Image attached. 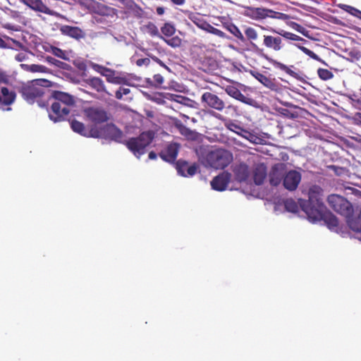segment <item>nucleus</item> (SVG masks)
I'll return each instance as SVG.
<instances>
[{"instance_id": "f257e3e1", "label": "nucleus", "mask_w": 361, "mask_h": 361, "mask_svg": "<svg viewBox=\"0 0 361 361\" xmlns=\"http://www.w3.org/2000/svg\"><path fill=\"white\" fill-rule=\"evenodd\" d=\"M49 100L51 101L49 117L54 123L65 121L76 104L75 96L59 90L53 91Z\"/></svg>"}, {"instance_id": "f03ea898", "label": "nucleus", "mask_w": 361, "mask_h": 361, "mask_svg": "<svg viewBox=\"0 0 361 361\" xmlns=\"http://www.w3.org/2000/svg\"><path fill=\"white\" fill-rule=\"evenodd\" d=\"M50 81L46 79H36L23 85L20 93L29 104L37 102L40 107L47 108L49 95L47 94L44 87H49Z\"/></svg>"}, {"instance_id": "7ed1b4c3", "label": "nucleus", "mask_w": 361, "mask_h": 361, "mask_svg": "<svg viewBox=\"0 0 361 361\" xmlns=\"http://www.w3.org/2000/svg\"><path fill=\"white\" fill-rule=\"evenodd\" d=\"M199 159L207 167L222 169L231 163L233 155L228 150L223 149L209 150L204 148L200 149Z\"/></svg>"}, {"instance_id": "20e7f679", "label": "nucleus", "mask_w": 361, "mask_h": 361, "mask_svg": "<svg viewBox=\"0 0 361 361\" xmlns=\"http://www.w3.org/2000/svg\"><path fill=\"white\" fill-rule=\"evenodd\" d=\"M154 138L152 130L142 132L139 136L125 140L123 145L138 159L146 152L148 147Z\"/></svg>"}, {"instance_id": "39448f33", "label": "nucleus", "mask_w": 361, "mask_h": 361, "mask_svg": "<svg viewBox=\"0 0 361 361\" xmlns=\"http://www.w3.org/2000/svg\"><path fill=\"white\" fill-rule=\"evenodd\" d=\"M243 14L245 16L252 20L258 21L263 20L267 18L286 21L290 18V16L288 14L276 11L265 7L247 6L245 8Z\"/></svg>"}, {"instance_id": "423d86ee", "label": "nucleus", "mask_w": 361, "mask_h": 361, "mask_svg": "<svg viewBox=\"0 0 361 361\" xmlns=\"http://www.w3.org/2000/svg\"><path fill=\"white\" fill-rule=\"evenodd\" d=\"M322 192L323 190L318 185H312L308 190V200H299L300 206L303 212H305L309 217V211L310 210H320L325 209V205L322 202Z\"/></svg>"}, {"instance_id": "0eeeda50", "label": "nucleus", "mask_w": 361, "mask_h": 361, "mask_svg": "<svg viewBox=\"0 0 361 361\" xmlns=\"http://www.w3.org/2000/svg\"><path fill=\"white\" fill-rule=\"evenodd\" d=\"M327 202L333 210L348 219L353 214V207L351 203L339 195L331 194L329 195Z\"/></svg>"}, {"instance_id": "6e6552de", "label": "nucleus", "mask_w": 361, "mask_h": 361, "mask_svg": "<svg viewBox=\"0 0 361 361\" xmlns=\"http://www.w3.org/2000/svg\"><path fill=\"white\" fill-rule=\"evenodd\" d=\"M250 73L257 80L272 92L283 94L288 90L287 86L280 83L275 78L257 71H251Z\"/></svg>"}, {"instance_id": "1a4fd4ad", "label": "nucleus", "mask_w": 361, "mask_h": 361, "mask_svg": "<svg viewBox=\"0 0 361 361\" xmlns=\"http://www.w3.org/2000/svg\"><path fill=\"white\" fill-rule=\"evenodd\" d=\"M310 216L308 217L313 222L318 221H324L329 228L334 229L338 226V220L337 217L331 212L328 211L326 207L320 210H310L309 211Z\"/></svg>"}, {"instance_id": "9d476101", "label": "nucleus", "mask_w": 361, "mask_h": 361, "mask_svg": "<svg viewBox=\"0 0 361 361\" xmlns=\"http://www.w3.org/2000/svg\"><path fill=\"white\" fill-rule=\"evenodd\" d=\"M91 68L101 75L106 78L108 82L116 85H128V80L126 77L116 75V71L109 68L91 62Z\"/></svg>"}, {"instance_id": "9b49d317", "label": "nucleus", "mask_w": 361, "mask_h": 361, "mask_svg": "<svg viewBox=\"0 0 361 361\" xmlns=\"http://www.w3.org/2000/svg\"><path fill=\"white\" fill-rule=\"evenodd\" d=\"M83 113L87 121L94 124L106 123L111 117L110 114L101 106L85 107L83 109Z\"/></svg>"}, {"instance_id": "f8f14e48", "label": "nucleus", "mask_w": 361, "mask_h": 361, "mask_svg": "<svg viewBox=\"0 0 361 361\" xmlns=\"http://www.w3.org/2000/svg\"><path fill=\"white\" fill-rule=\"evenodd\" d=\"M83 7L87 8L92 13L102 16L112 18L116 16L118 13V11L115 8L97 1L96 0H87Z\"/></svg>"}, {"instance_id": "ddd939ff", "label": "nucleus", "mask_w": 361, "mask_h": 361, "mask_svg": "<svg viewBox=\"0 0 361 361\" xmlns=\"http://www.w3.org/2000/svg\"><path fill=\"white\" fill-rule=\"evenodd\" d=\"M201 101L205 106L218 111H222L226 107L224 101L218 95L210 92H204L201 97Z\"/></svg>"}, {"instance_id": "4468645a", "label": "nucleus", "mask_w": 361, "mask_h": 361, "mask_svg": "<svg viewBox=\"0 0 361 361\" xmlns=\"http://www.w3.org/2000/svg\"><path fill=\"white\" fill-rule=\"evenodd\" d=\"M302 179L301 173L295 170L285 172L283 178V187L289 191H295Z\"/></svg>"}, {"instance_id": "2eb2a0df", "label": "nucleus", "mask_w": 361, "mask_h": 361, "mask_svg": "<svg viewBox=\"0 0 361 361\" xmlns=\"http://www.w3.org/2000/svg\"><path fill=\"white\" fill-rule=\"evenodd\" d=\"M286 165L283 163H278L272 166L269 173V182L272 186H278L284 176Z\"/></svg>"}, {"instance_id": "dca6fc26", "label": "nucleus", "mask_w": 361, "mask_h": 361, "mask_svg": "<svg viewBox=\"0 0 361 361\" xmlns=\"http://www.w3.org/2000/svg\"><path fill=\"white\" fill-rule=\"evenodd\" d=\"M231 173L224 171L215 176L211 181L212 188L216 191H224L231 181Z\"/></svg>"}, {"instance_id": "f3484780", "label": "nucleus", "mask_w": 361, "mask_h": 361, "mask_svg": "<svg viewBox=\"0 0 361 361\" xmlns=\"http://www.w3.org/2000/svg\"><path fill=\"white\" fill-rule=\"evenodd\" d=\"M198 165L195 163L189 165L188 162L179 159L176 163V169L179 175L184 177L193 176L197 171Z\"/></svg>"}, {"instance_id": "a211bd4d", "label": "nucleus", "mask_w": 361, "mask_h": 361, "mask_svg": "<svg viewBox=\"0 0 361 361\" xmlns=\"http://www.w3.org/2000/svg\"><path fill=\"white\" fill-rule=\"evenodd\" d=\"M104 133L111 140L122 144L125 142L123 133L114 124H107L104 128Z\"/></svg>"}, {"instance_id": "6ab92c4d", "label": "nucleus", "mask_w": 361, "mask_h": 361, "mask_svg": "<svg viewBox=\"0 0 361 361\" xmlns=\"http://www.w3.org/2000/svg\"><path fill=\"white\" fill-rule=\"evenodd\" d=\"M179 145L177 143L169 144L159 153V157L165 161L173 163L177 158Z\"/></svg>"}, {"instance_id": "aec40b11", "label": "nucleus", "mask_w": 361, "mask_h": 361, "mask_svg": "<svg viewBox=\"0 0 361 361\" xmlns=\"http://www.w3.org/2000/svg\"><path fill=\"white\" fill-rule=\"evenodd\" d=\"M59 30L62 35L76 40H80L85 37V32L81 28L76 26L63 25L60 27Z\"/></svg>"}, {"instance_id": "412c9836", "label": "nucleus", "mask_w": 361, "mask_h": 361, "mask_svg": "<svg viewBox=\"0 0 361 361\" xmlns=\"http://www.w3.org/2000/svg\"><path fill=\"white\" fill-rule=\"evenodd\" d=\"M19 1L33 11L48 15L54 14V12L42 0H19Z\"/></svg>"}, {"instance_id": "4be33fe9", "label": "nucleus", "mask_w": 361, "mask_h": 361, "mask_svg": "<svg viewBox=\"0 0 361 361\" xmlns=\"http://www.w3.org/2000/svg\"><path fill=\"white\" fill-rule=\"evenodd\" d=\"M263 45L269 49L279 51L283 47V40L281 36L274 37L272 35L263 36Z\"/></svg>"}, {"instance_id": "5701e85b", "label": "nucleus", "mask_w": 361, "mask_h": 361, "mask_svg": "<svg viewBox=\"0 0 361 361\" xmlns=\"http://www.w3.org/2000/svg\"><path fill=\"white\" fill-rule=\"evenodd\" d=\"M225 92L231 97L244 103L246 104L252 105L254 102V99L245 96L240 90L233 86V85H227L225 87Z\"/></svg>"}, {"instance_id": "b1692460", "label": "nucleus", "mask_w": 361, "mask_h": 361, "mask_svg": "<svg viewBox=\"0 0 361 361\" xmlns=\"http://www.w3.org/2000/svg\"><path fill=\"white\" fill-rule=\"evenodd\" d=\"M86 84L92 90L99 93H105L109 94L107 92L104 81L99 77H90L85 80Z\"/></svg>"}, {"instance_id": "393cba45", "label": "nucleus", "mask_w": 361, "mask_h": 361, "mask_svg": "<svg viewBox=\"0 0 361 361\" xmlns=\"http://www.w3.org/2000/svg\"><path fill=\"white\" fill-rule=\"evenodd\" d=\"M233 172L235 180L239 183L245 181L249 176L248 166L245 164H240L235 166Z\"/></svg>"}, {"instance_id": "a878e982", "label": "nucleus", "mask_w": 361, "mask_h": 361, "mask_svg": "<svg viewBox=\"0 0 361 361\" xmlns=\"http://www.w3.org/2000/svg\"><path fill=\"white\" fill-rule=\"evenodd\" d=\"M1 102H0L4 106L11 105L16 100V94L14 91L10 90L6 87L1 88Z\"/></svg>"}, {"instance_id": "bb28decb", "label": "nucleus", "mask_w": 361, "mask_h": 361, "mask_svg": "<svg viewBox=\"0 0 361 361\" xmlns=\"http://www.w3.org/2000/svg\"><path fill=\"white\" fill-rule=\"evenodd\" d=\"M183 13L187 16L188 19H190L197 27L204 29L207 22L200 16V13H193L189 11H185Z\"/></svg>"}, {"instance_id": "cd10ccee", "label": "nucleus", "mask_w": 361, "mask_h": 361, "mask_svg": "<svg viewBox=\"0 0 361 361\" xmlns=\"http://www.w3.org/2000/svg\"><path fill=\"white\" fill-rule=\"evenodd\" d=\"M267 177V169L264 166H259L256 167L254 175H253V179L254 182L256 185H262L264 183V180L265 178Z\"/></svg>"}, {"instance_id": "c85d7f7f", "label": "nucleus", "mask_w": 361, "mask_h": 361, "mask_svg": "<svg viewBox=\"0 0 361 361\" xmlns=\"http://www.w3.org/2000/svg\"><path fill=\"white\" fill-rule=\"evenodd\" d=\"M274 32L279 34L281 37V38L283 37L288 41H293V42H301L302 43L307 42V41L306 39H305L304 38H302L294 33H292L290 32H288V31H286L283 30H281L279 31L274 30Z\"/></svg>"}, {"instance_id": "c756f323", "label": "nucleus", "mask_w": 361, "mask_h": 361, "mask_svg": "<svg viewBox=\"0 0 361 361\" xmlns=\"http://www.w3.org/2000/svg\"><path fill=\"white\" fill-rule=\"evenodd\" d=\"M71 127L75 133H77L85 137L89 136L88 130L86 129L83 123L73 119L71 121Z\"/></svg>"}, {"instance_id": "7c9ffc66", "label": "nucleus", "mask_w": 361, "mask_h": 361, "mask_svg": "<svg viewBox=\"0 0 361 361\" xmlns=\"http://www.w3.org/2000/svg\"><path fill=\"white\" fill-rule=\"evenodd\" d=\"M235 128H239V133H238V135H240L241 137L245 138L246 140L250 141L251 142L255 143L257 140V136L255 135L251 132L243 128L238 125H233Z\"/></svg>"}, {"instance_id": "2f4dec72", "label": "nucleus", "mask_w": 361, "mask_h": 361, "mask_svg": "<svg viewBox=\"0 0 361 361\" xmlns=\"http://www.w3.org/2000/svg\"><path fill=\"white\" fill-rule=\"evenodd\" d=\"M347 221L350 229L355 232H361V211L357 217L348 219Z\"/></svg>"}, {"instance_id": "473e14b6", "label": "nucleus", "mask_w": 361, "mask_h": 361, "mask_svg": "<svg viewBox=\"0 0 361 361\" xmlns=\"http://www.w3.org/2000/svg\"><path fill=\"white\" fill-rule=\"evenodd\" d=\"M21 68L29 72L32 73H44L46 71L47 68L42 65L38 64H20Z\"/></svg>"}, {"instance_id": "72a5a7b5", "label": "nucleus", "mask_w": 361, "mask_h": 361, "mask_svg": "<svg viewBox=\"0 0 361 361\" xmlns=\"http://www.w3.org/2000/svg\"><path fill=\"white\" fill-rule=\"evenodd\" d=\"M227 30L233 34L238 39L244 42L245 40L243 35L239 30V28L233 23H230L225 26Z\"/></svg>"}, {"instance_id": "f704fd0d", "label": "nucleus", "mask_w": 361, "mask_h": 361, "mask_svg": "<svg viewBox=\"0 0 361 361\" xmlns=\"http://www.w3.org/2000/svg\"><path fill=\"white\" fill-rule=\"evenodd\" d=\"M271 63H272V65L275 68H279V69L284 71L285 73H286L287 74H288L290 76L295 77L297 75V73L295 71L291 70L286 65H285V64H283V63H281L279 61H277L276 60H271Z\"/></svg>"}, {"instance_id": "c9c22d12", "label": "nucleus", "mask_w": 361, "mask_h": 361, "mask_svg": "<svg viewBox=\"0 0 361 361\" xmlns=\"http://www.w3.org/2000/svg\"><path fill=\"white\" fill-rule=\"evenodd\" d=\"M204 30L207 31L209 33H212L216 36H218L220 38L225 39L227 37L226 34L223 31L214 27L209 23H207L205 25L204 29Z\"/></svg>"}, {"instance_id": "e433bc0d", "label": "nucleus", "mask_w": 361, "mask_h": 361, "mask_svg": "<svg viewBox=\"0 0 361 361\" xmlns=\"http://www.w3.org/2000/svg\"><path fill=\"white\" fill-rule=\"evenodd\" d=\"M295 46L300 50L302 51L304 54H305L306 55H307L308 56H310V58L316 60V61H318L321 63H324V61L318 56L314 52H313L312 51H311L310 49L306 48L305 47L300 44H295Z\"/></svg>"}, {"instance_id": "4c0bfd02", "label": "nucleus", "mask_w": 361, "mask_h": 361, "mask_svg": "<svg viewBox=\"0 0 361 361\" xmlns=\"http://www.w3.org/2000/svg\"><path fill=\"white\" fill-rule=\"evenodd\" d=\"M285 209L292 213H297L298 212V205L297 202L293 199H287L284 201Z\"/></svg>"}, {"instance_id": "58836bf2", "label": "nucleus", "mask_w": 361, "mask_h": 361, "mask_svg": "<svg viewBox=\"0 0 361 361\" xmlns=\"http://www.w3.org/2000/svg\"><path fill=\"white\" fill-rule=\"evenodd\" d=\"M317 75L321 80L324 81L331 80L334 78V73L326 68H318Z\"/></svg>"}, {"instance_id": "ea45409f", "label": "nucleus", "mask_w": 361, "mask_h": 361, "mask_svg": "<svg viewBox=\"0 0 361 361\" xmlns=\"http://www.w3.org/2000/svg\"><path fill=\"white\" fill-rule=\"evenodd\" d=\"M161 32L164 35L171 37L175 33L176 28L171 23H165L161 27Z\"/></svg>"}, {"instance_id": "a19ab883", "label": "nucleus", "mask_w": 361, "mask_h": 361, "mask_svg": "<svg viewBox=\"0 0 361 361\" xmlns=\"http://www.w3.org/2000/svg\"><path fill=\"white\" fill-rule=\"evenodd\" d=\"M289 26L291 27L295 30L301 33L303 36L309 37V31L302 25L298 24L296 22L291 21L288 23Z\"/></svg>"}, {"instance_id": "79ce46f5", "label": "nucleus", "mask_w": 361, "mask_h": 361, "mask_svg": "<svg viewBox=\"0 0 361 361\" xmlns=\"http://www.w3.org/2000/svg\"><path fill=\"white\" fill-rule=\"evenodd\" d=\"M146 30L147 33L152 37H159L161 38L162 37L159 35V30L155 24L152 22L148 23L146 26Z\"/></svg>"}, {"instance_id": "37998d69", "label": "nucleus", "mask_w": 361, "mask_h": 361, "mask_svg": "<svg viewBox=\"0 0 361 361\" xmlns=\"http://www.w3.org/2000/svg\"><path fill=\"white\" fill-rule=\"evenodd\" d=\"M245 35L247 40L250 42L257 40L258 38V33L257 30L252 27H247L245 28Z\"/></svg>"}, {"instance_id": "c03bdc74", "label": "nucleus", "mask_w": 361, "mask_h": 361, "mask_svg": "<svg viewBox=\"0 0 361 361\" xmlns=\"http://www.w3.org/2000/svg\"><path fill=\"white\" fill-rule=\"evenodd\" d=\"M161 39H162L168 45L173 48L178 47L181 44V39L178 37H174L171 39H166L161 37Z\"/></svg>"}, {"instance_id": "a18cd8bd", "label": "nucleus", "mask_w": 361, "mask_h": 361, "mask_svg": "<svg viewBox=\"0 0 361 361\" xmlns=\"http://www.w3.org/2000/svg\"><path fill=\"white\" fill-rule=\"evenodd\" d=\"M346 12L351 14L353 16H355L361 20V11L358 10L357 8L348 6V5H343V7H342Z\"/></svg>"}, {"instance_id": "49530a36", "label": "nucleus", "mask_w": 361, "mask_h": 361, "mask_svg": "<svg viewBox=\"0 0 361 361\" xmlns=\"http://www.w3.org/2000/svg\"><path fill=\"white\" fill-rule=\"evenodd\" d=\"M46 61L49 63L54 65L55 66H56L58 68H64V65H66L65 63H63L58 59H56L55 58L51 57V56H47Z\"/></svg>"}, {"instance_id": "de8ad7c7", "label": "nucleus", "mask_w": 361, "mask_h": 361, "mask_svg": "<svg viewBox=\"0 0 361 361\" xmlns=\"http://www.w3.org/2000/svg\"><path fill=\"white\" fill-rule=\"evenodd\" d=\"M130 92V90L129 88L119 87V89L115 93V97L117 99H121L123 95H127Z\"/></svg>"}, {"instance_id": "09e8293b", "label": "nucleus", "mask_w": 361, "mask_h": 361, "mask_svg": "<svg viewBox=\"0 0 361 361\" xmlns=\"http://www.w3.org/2000/svg\"><path fill=\"white\" fill-rule=\"evenodd\" d=\"M52 53L54 55H55L56 56H57L59 58H61L62 59H66L65 51L58 47H52Z\"/></svg>"}, {"instance_id": "8fccbe9b", "label": "nucleus", "mask_w": 361, "mask_h": 361, "mask_svg": "<svg viewBox=\"0 0 361 361\" xmlns=\"http://www.w3.org/2000/svg\"><path fill=\"white\" fill-rule=\"evenodd\" d=\"M281 113L282 115L285 116L288 118H295L298 116L296 112H291L286 109H281Z\"/></svg>"}, {"instance_id": "3c124183", "label": "nucleus", "mask_w": 361, "mask_h": 361, "mask_svg": "<svg viewBox=\"0 0 361 361\" xmlns=\"http://www.w3.org/2000/svg\"><path fill=\"white\" fill-rule=\"evenodd\" d=\"M150 63V60L148 58L139 59L136 61V65L137 66H147Z\"/></svg>"}, {"instance_id": "603ef678", "label": "nucleus", "mask_w": 361, "mask_h": 361, "mask_svg": "<svg viewBox=\"0 0 361 361\" xmlns=\"http://www.w3.org/2000/svg\"><path fill=\"white\" fill-rule=\"evenodd\" d=\"M88 133H89L88 137H99V130L94 128H91L90 130H88Z\"/></svg>"}, {"instance_id": "864d4df0", "label": "nucleus", "mask_w": 361, "mask_h": 361, "mask_svg": "<svg viewBox=\"0 0 361 361\" xmlns=\"http://www.w3.org/2000/svg\"><path fill=\"white\" fill-rule=\"evenodd\" d=\"M154 80L158 85H161L164 82V78L160 74H156L154 75Z\"/></svg>"}, {"instance_id": "5fc2aeb1", "label": "nucleus", "mask_w": 361, "mask_h": 361, "mask_svg": "<svg viewBox=\"0 0 361 361\" xmlns=\"http://www.w3.org/2000/svg\"><path fill=\"white\" fill-rule=\"evenodd\" d=\"M171 2L176 6H183L185 3V0H170Z\"/></svg>"}, {"instance_id": "6e6d98bb", "label": "nucleus", "mask_w": 361, "mask_h": 361, "mask_svg": "<svg viewBox=\"0 0 361 361\" xmlns=\"http://www.w3.org/2000/svg\"><path fill=\"white\" fill-rule=\"evenodd\" d=\"M233 125H236L235 123H230L228 126V128L231 130H232L233 132H235V133L238 134V133H239V128H235L233 126H232Z\"/></svg>"}, {"instance_id": "4d7b16f0", "label": "nucleus", "mask_w": 361, "mask_h": 361, "mask_svg": "<svg viewBox=\"0 0 361 361\" xmlns=\"http://www.w3.org/2000/svg\"><path fill=\"white\" fill-rule=\"evenodd\" d=\"M156 11L158 15L161 16L164 13L165 8L162 6H159L157 8Z\"/></svg>"}, {"instance_id": "13d9d810", "label": "nucleus", "mask_w": 361, "mask_h": 361, "mask_svg": "<svg viewBox=\"0 0 361 361\" xmlns=\"http://www.w3.org/2000/svg\"><path fill=\"white\" fill-rule=\"evenodd\" d=\"M155 62L159 63L160 66L166 67L165 64L163 63L161 60H160L158 57L154 56L152 58Z\"/></svg>"}, {"instance_id": "bf43d9fd", "label": "nucleus", "mask_w": 361, "mask_h": 361, "mask_svg": "<svg viewBox=\"0 0 361 361\" xmlns=\"http://www.w3.org/2000/svg\"><path fill=\"white\" fill-rule=\"evenodd\" d=\"M157 155L154 152L152 151L149 153V159H157Z\"/></svg>"}, {"instance_id": "052dcab7", "label": "nucleus", "mask_w": 361, "mask_h": 361, "mask_svg": "<svg viewBox=\"0 0 361 361\" xmlns=\"http://www.w3.org/2000/svg\"><path fill=\"white\" fill-rule=\"evenodd\" d=\"M183 97L180 95H174V98L173 99L176 102H178L179 103H181L182 102L180 99H182Z\"/></svg>"}, {"instance_id": "680f3d73", "label": "nucleus", "mask_w": 361, "mask_h": 361, "mask_svg": "<svg viewBox=\"0 0 361 361\" xmlns=\"http://www.w3.org/2000/svg\"><path fill=\"white\" fill-rule=\"evenodd\" d=\"M6 42L0 37V48H6Z\"/></svg>"}, {"instance_id": "e2e57ef3", "label": "nucleus", "mask_w": 361, "mask_h": 361, "mask_svg": "<svg viewBox=\"0 0 361 361\" xmlns=\"http://www.w3.org/2000/svg\"><path fill=\"white\" fill-rule=\"evenodd\" d=\"M355 116V119L357 121V123L361 125V113H357Z\"/></svg>"}, {"instance_id": "0e129e2a", "label": "nucleus", "mask_w": 361, "mask_h": 361, "mask_svg": "<svg viewBox=\"0 0 361 361\" xmlns=\"http://www.w3.org/2000/svg\"><path fill=\"white\" fill-rule=\"evenodd\" d=\"M24 56H23V54H18L16 55V59L18 61H22L23 59H24Z\"/></svg>"}, {"instance_id": "69168bd1", "label": "nucleus", "mask_w": 361, "mask_h": 361, "mask_svg": "<svg viewBox=\"0 0 361 361\" xmlns=\"http://www.w3.org/2000/svg\"><path fill=\"white\" fill-rule=\"evenodd\" d=\"M353 140H355V141H357V142H360V140H358L357 138L355 137H352Z\"/></svg>"}, {"instance_id": "338daca9", "label": "nucleus", "mask_w": 361, "mask_h": 361, "mask_svg": "<svg viewBox=\"0 0 361 361\" xmlns=\"http://www.w3.org/2000/svg\"><path fill=\"white\" fill-rule=\"evenodd\" d=\"M281 80H282V81H283V82H286V83H288V81H287V80H283V79H281Z\"/></svg>"}]
</instances>
